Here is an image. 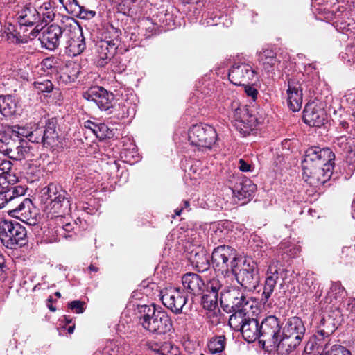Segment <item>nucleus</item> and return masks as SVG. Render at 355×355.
I'll list each match as a JSON object with an SVG mask.
<instances>
[{
  "mask_svg": "<svg viewBox=\"0 0 355 355\" xmlns=\"http://www.w3.org/2000/svg\"><path fill=\"white\" fill-rule=\"evenodd\" d=\"M334 159L335 155L329 148H309L302 162L304 181L313 187L324 184L333 173Z\"/></svg>",
  "mask_w": 355,
  "mask_h": 355,
  "instance_id": "obj_1",
  "label": "nucleus"
},
{
  "mask_svg": "<svg viewBox=\"0 0 355 355\" xmlns=\"http://www.w3.org/2000/svg\"><path fill=\"white\" fill-rule=\"evenodd\" d=\"M136 315L139 323L150 333L165 334L172 328L169 315L165 311H156L153 304L137 305Z\"/></svg>",
  "mask_w": 355,
  "mask_h": 355,
  "instance_id": "obj_2",
  "label": "nucleus"
},
{
  "mask_svg": "<svg viewBox=\"0 0 355 355\" xmlns=\"http://www.w3.org/2000/svg\"><path fill=\"white\" fill-rule=\"evenodd\" d=\"M11 163L3 164L2 171H0V209L6 205H12L13 202L18 200L26 193V189L22 186H12L17 180V177L10 174Z\"/></svg>",
  "mask_w": 355,
  "mask_h": 355,
  "instance_id": "obj_3",
  "label": "nucleus"
},
{
  "mask_svg": "<svg viewBox=\"0 0 355 355\" xmlns=\"http://www.w3.org/2000/svg\"><path fill=\"white\" fill-rule=\"evenodd\" d=\"M303 321L299 317L288 319L283 328L280 338V352L289 353L295 349L302 342L305 334Z\"/></svg>",
  "mask_w": 355,
  "mask_h": 355,
  "instance_id": "obj_4",
  "label": "nucleus"
},
{
  "mask_svg": "<svg viewBox=\"0 0 355 355\" xmlns=\"http://www.w3.org/2000/svg\"><path fill=\"white\" fill-rule=\"evenodd\" d=\"M0 241L7 248L21 247L27 242V231L19 223L10 220H0Z\"/></svg>",
  "mask_w": 355,
  "mask_h": 355,
  "instance_id": "obj_5",
  "label": "nucleus"
},
{
  "mask_svg": "<svg viewBox=\"0 0 355 355\" xmlns=\"http://www.w3.org/2000/svg\"><path fill=\"white\" fill-rule=\"evenodd\" d=\"M236 281L243 287L248 290H254L259 285L260 276L258 266L250 259H245L238 262V267L231 272Z\"/></svg>",
  "mask_w": 355,
  "mask_h": 355,
  "instance_id": "obj_6",
  "label": "nucleus"
},
{
  "mask_svg": "<svg viewBox=\"0 0 355 355\" xmlns=\"http://www.w3.org/2000/svg\"><path fill=\"white\" fill-rule=\"evenodd\" d=\"M211 264L215 270L226 273L234 270L238 267L240 259L237 257L236 251L229 245H219L215 248L211 254Z\"/></svg>",
  "mask_w": 355,
  "mask_h": 355,
  "instance_id": "obj_7",
  "label": "nucleus"
},
{
  "mask_svg": "<svg viewBox=\"0 0 355 355\" xmlns=\"http://www.w3.org/2000/svg\"><path fill=\"white\" fill-rule=\"evenodd\" d=\"M220 306L227 313H232L236 310L243 309L245 303L250 308H253L254 302L251 297H247L244 292L239 287L223 288L220 291Z\"/></svg>",
  "mask_w": 355,
  "mask_h": 355,
  "instance_id": "obj_8",
  "label": "nucleus"
},
{
  "mask_svg": "<svg viewBox=\"0 0 355 355\" xmlns=\"http://www.w3.org/2000/svg\"><path fill=\"white\" fill-rule=\"evenodd\" d=\"M69 24L65 30L64 46L66 53L70 57L76 56L85 49L86 44L82 30L77 22L71 17L68 18Z\"/></svg>",
  "mask_w": 355,
  "mask_h": 355,
  "instance_id": "obj_9",
  "label": "nucleus"
},
{
  "mask_svg": "<svg viewBox=\"0 0 355 355\" xmlns=\"http://www.w3.org/2000/svg\"><path fill=\"white\" fill-rule=\"evenodd\" d=\"M188 139L191 145L199 149H211L217 140V133L211 125L196 124L189 128Z\"/></svg>",
  "mask_w": 355,
  "mask_h": 355,
  "instance_id": "obj_10",
  "label": "nucleus"
},
{
  "mask_svg": "<svg viewBox=\"0 0 355 355\" xmlns=\"http://www.w3.org/2000/svg\"><path fill=\"white\" fill-rule=\"evenodd\" d=\"M261 340L264 347L266 344L276 347L280 352L281 327L278 318L274 315L266 317L260 324Z\"/></svg>",
  "mask_w": 355,
  "mask_h": 355,
  "instance_id": "obj_11",
  "label": "nucleus"
},
{
  "mask_svg": "<svg viewBox=\"0 0 355 355\" xmlns=\"http://www.w3.org/2000/svg\"><path fill=\"white\" fill-rule=\"evenodd\" d=\"M22 197L14 201L12 205H8L10 208L8 214L28 225H35L37 223L36 207L30 198H25L21 200Z\"/></svg>",
  "mask_w": 355,
  "mask_h": 355,
  "instance_id": "obj_12",
  "label": "nucleus"
},
{
  "mask_svg": "<svg viewBox=\"0 0 355 355\" xmlns=\"http://www.w3.org/2000/svg\"><path fill=\"white\" fill-rule=\"evenodd\" d=\"M114 38L107 40L105 37L96 44V62L99 67H104L114 55L120 43L121 31L118 29H112Z\"/></svg>",
  "mask_w": 355,
  "mask_h": 355,
  "instance_id": "obj_13",
  "label": "nucleus"
},
{
  "mask_svg": "<svg viewBox=\"0 0 355 355\" xmlns=\"http://www.w3.org/2000/svg\"><path fill=\"white\" fill-rule=\"evenodd\" d=\"M68 17L61 20V25L51 24L44 30L40 37L42 46L53 51L57 49L62 38L65 37V30L67 25H69Z\"/></svg>",
  "mask_w": 355,
  "mask_h": 355,
  "instance_id": "obj_14",
  "label": "nucleus"
},
{
  "mask_svg": "<svg viewBox=\"0 0 355 355\" xmlns=\"http://www.w3.org/2000/svg\"><path fill=\"white\" fill-rule=\"evenodd\" d=\"M223 287V284L218 278H213L207 282L206 292L202 297L201 302L203 308L210 311L208 313L209 317H211V315L216 318L218 317L216 310L217 309L218 312H220L218 309V292L222 291ZM216 322H218L219 319H217Z\"/></svg>",
  "mask_w": 355,
  "mask_h": 355,
  "instance_id": "obj_15",
  "label": "nucleus"
},
{
  "mask_svg": "<svg viewBox=\"0 0 355 355\" xmlns=\"http://www.w3.org/2000/svg\"><path fill=\"white\" fill-rule=\"evenodd\" d=\"M42 198L46 203H49L55 212L65 213L70 209V200L66 191H58V187L53 184H49L43 190Z\"/></svg>",
  "mask_w": 355,
  "mask_h": 355,
  "instance_id": "obj_16",
  "label": "nucleus"
},
{
  "mask_svg": "<svg viewBox=\"0 0 355 355\" xmlns=\"http://www.w3.org/2000/svg\"><path fill=\"white\" fill-rule=\"evenodd\" d=\"M283 270L282 269V271ZM281 271L279 261L276 258L272 259L266 272V279L261 294V301L263 304H267L269 299L271 297L275 289Z\"/></svg>",
  "mask_w": 355,
  "mask_h": 355,
  "instance_id": "obj_17",
  "label": "nucleus"
},
{
  "mask_svg": "<svg viewBox=\"0 0 355 355\" xmlns=\"http://www.w3.org/2000/svg\"><path fill=\"white\" fill-rule=\"evenodd\" d=\"M161 300L163 304L173 313L179 314L187 302V297L178 288L166 289L162 292Z\"/></svg>",
  "mask_w": 355,
  "mask_h": 355,
  "instance_id": "obj_18",
  "label": "nucleus"
},
{
  "mask_svg": "<svg viewBox=\"0 0 355 355\" xmlns=\"http://www.w3.org/2000/svg\"><path fill=\"white\" fill-rule=\"evenodd\" d=\"M256 71L252 67L247 63L234 64L230 69L228 78L235 85L250 84L255 78Z\"/></svg>",
  "mask_w": 355,
  "mask_h": 355,
  "instance_id": "obj_19",
  "label": "nucleus"
},
{
  "mask_svg": "<svg viewBox=\"0 0 355 355\" xmlns=\"http://www.w3.org/2000/svg\"><path fill=\"white\" fill-rule=\"evenodd\" d=\"M233 117L234 126L244 136L250 135L257 125V118L244 108L235 109Z\"/></svg>",
  "mask_w": 355,
  "mask_h": 355,
  "instance_id": "obj_20",
  "label": "nucleus"
},
{
  "mask_svg": "<svg viewBox=\"0 0 355 355\" xmlns=\"http://www.w3.org/2000/svg\"><path fill=\"white\" fill-rule=\"evenodd\" d=\"M86 100L95 103L101 110H108L112 107V94H109L102 87H92L83 93Z\"/></svg>",
  "mask_w": 355,
  "mask_h": 355,
  "instance_id": "obj_21",
  "label": "nucleus"
},
{
  "mask_svg": "<svg viewBox=\"0 0 355 355\" xmlns=\"http://www.w3.org/2000/svg\"><path fill=\"white\" fill-rule=\"evenodd\" d=\"M234 184L232 187V193L239 200L250 199L256 190V185L247 178L234 177Z\"/></svg>",
  "mask_w": 355,
  "mask_h": 355,
  "instance_id": "obj_22",
  "label": "nucleus"
},
{
  "mask_svg": "<svg viewBox=\"0 0 355 355\" xmlns=\"http://www.w3.org/2000/svg\"><path fill=\"white\" fill-rule=\"evenodd\" d=\"M327 114L323 109L314 103H308L304 110L303 120L312 127H320L324 124Z\"/></svg>",
  "mask_w": 355,
  "mask_h": 355,
  "instance_id": "obj_23",
  "label": "nucleus"
},
{
  "mask_svg": "<svg viewBox=\"0 0 355 355\" xmlns=\"http://www.w3.org/2000/svg\"><path fill=\"white\" fill-rule=\"evenodd\" d=\"M288 105L293 112L299 111L302 105V89L298 81L289 79L287 89Z\"/></svg>",
  "mask_w": 355,
  "mask_h": 355,
  "instance_id": "obj_24",
  "label": "nucleus"
},
{
  "mask_svg": "<svg viewBox=\"0 0 355 355\" xmlns=\"http://www.w3.org/2000/svg\"><path fill=\"white\" fill-rule=\"evenodd\" d=\"M5 154L14 160H22L29 157L31 148L28 146L27 141L23 139H19L17 144L12 146L7 143V147L4 150Z\"/></svg>",
  "mask_w": 355,
  "mask_h": 355,
  "instance_id": "obj_25",
  "label": "nucleus"
},
{
  "mask_svg": "<svg viewBox=\"0 0 355 355\" xmlns=\"http://www.w3.org/2000/svg\"><path fill=\"white\" fill-rule=\"evenodd\" d=\"M182 283L184 289L193 295L200 294L205 286L200 276L193 272L184 274L182 277Z\"/></svg>",
  "mask_w": 355,
  "mask_h": 355,
  "instance_id": "obj_26",
  "label": "nucleus"
},
{
  "mask_svg": "<svg viewBox=\"0 0 355 355\" xmlns=\"http://www.w3.org/2000/svg\"><path fill=\"white\" fill-rule=\"evenodd\" d=\"M61 220L62 218L57 216L50 221L49 233L52 232L51 238L52 241H57L61 236L66 239L72 236L69 233L73 230V225L69 223L65 224L62 223V225L58 227V221Z\"/></svg>",
  "mask_w": 355,
  "mask_h": 355,
  "instance_id": "obj_27",
  "label": "nucleus"
},
{
  "mask_svg": "<svg viewBox=\"0 0 355 355\" xmlns=\"http://www.w3.org/2000/svg\"><path fill=\"white\" fill-rule=\"evenodd\" d=\"M17 21L22 26H33L40 21V17L36 8L33 6H26L17 13Z\"/></svg>",
  "mask_w": 355,
  "mask_h": 355,
  "instance_id": "obj_28",
  "label": "nucleus"
},
{
  "mask_svg": "<svg viewBox=\"0 0 355 355\" xmlns=\"http://www.w3.org/2000/svg\"><path fill=\"white\" fill-rule=\"evenodd\" d=\"M243 338L248 343L261 340L260 324L257 319L248 318L241 330Z\"/></svg>",
  "mask_w": 355,
  "mask_h": 355,
  "instance_id": "obj_29",
  "label": "nucleus"
},
{
  "mask_svg": "<svg viewBox=\"0 0 355 355\" xmlns=\"http://www.w3.org/2000/svg\"><path fill=\"white\" fill-rule=\"evenodd\" d=\"M252 309V308H250L248 303H245L243 309L233 311V313L230 315L228 321L230 327L234 331H241L244 324L247 322V318L250 317Z\"/></svg>",
  "mask_w": 355,
  "mask_h": 355,
  "instance_id": "obj_30",
  "label": "nucleus"
},
{
  "mask_svg": "<svg viewBox=\"0 0 355 355\" xmlns=\"http://www.w3.org/2000/svg\"><path fill=\"white\" fill-rule=\"evenodd\" d=\"M258 55L259 64L267 72L273 71L279 63L276 53L272 50L264 49Z\"/></svg>",
  "mask_w": 355,
  "mask_h": 355,
  "instance_id": "obj_31",
  "label": "nucleus"
},
{
  "mask_svg": "<svg viewBox=\"0 0 355 355\" xmlns=\"http://www.w3.org/2000/svg\"><path fill=\"white\" fill-rule=\"evenodd\" d=\"M317 327L318 331L315 337L318 340L328 338L336 329L334 320L329 316L327 318L322 317Z\"/></svg>",
  "mask_w": 355,
  "mask_h": 355,
  "instance_id": "obj_32",
  "label": "nucleus"
},
{
  "mask_svg": "<svg viewBox=\"0 0 355 355\" xmlns=\"http://www.w3.org/2000/svg\"><path fill=\"white\" fill-rule=\"evenodd\" d=\"M17 111V102L10 95L0 96V114L8 117L15 114Z\"/></svg>",
  "mask_w": 355,
  "mask_h": 355,
  "instance_id": "obj_33",
  "label": "nucleus"
},
{
  "mask_svg": "<svg viewBox=\"0 0 355 355\" xmlns=\"http://www.w3.org/2000/svg\"><path fill=\"white\" fill-rule=\"evenodd\" d=\"M57 120L55 118L49 119L45 126H43V139L44 145H53L58 138L56 132Z\"/></svg>",
  "mask_w": 355,
  "mask_h": 355,
  "instance_id": "obj_34",
  "label": "nucleus"
},
{
  "mask_svg": "<svg viewBox=\"0 0 355 355\" xmlns=\"http://www.w3.org/2000/svg\"><path fill=\"white\" fill-rule=\"evenodd\" d=\"M209 258V255L202 249L200 251L195 253L194 256L191 258V262L198 272H205L210 266Z\"/></svg>",
  "mask_w": 355,
  "mask_h": 355,
  "instance_id": "obj_35",
  "label": "nucleus"
},
{
  "mask_svg": "<svg viewBox=\"0 0 355 355\" xmlns=\"http://www.w3.org/2000/svg\"><path fill=\"white\" fill-rule=\"evenodd\" d=\"M53 5V2L46 1L37 8L38 15L40 17V21L42 22H45L46 24L53 20L55 17Z\"/></svg>",
  "mask_w": 355,
  "mask_h": 355,
  "instance_id": "obj_36",
  "label": "nucleus"
},
{
  "mask_svg": "<svg viewBox=\"0 0 355 355\" xmlns=\"http://www.w3.org/2000/svg\"><path fill=\"white\" fill-rule=\"evenodd\" d=\"M80 65L72 62L66 66L65 71L61 76V78L65 83L74 82L80 73Z\"/></svg>",
  "mask_w": 355,
  "mask_h": 355,
  "instance_id": "obj_37",
  "label": "nucleus"
},
{
  "mask_svg": "<svg viewBox=\"0 0 355 355\" xmlns=\"http://www.w3.org/2000/svg\"><path fill=\"white\" fill-rule=\"evenodd\" d=\"M225 336L223 335L212 338L208 343L209 350L212 354H216L223 352L225 349Z\"/></svg>",
  "mask_w": 355,
  "mask_h": 355,
  "instance_id": "obj_38",
  "label": "nucleus"
},
{
  "mask_svg": "<svg viewBox=\"0 0 355 355\" xmlns=\"http://www.w3.org/2000/svg\"><path fill=\"white\" fill-rule=\"evenodd\" d=\"M322 355H351V353L341 345H334L331 347L330 350H327V345H325Z\"/></svg>",
  "mask_w": 355,
  "mask_h": 355,
  "instance_id": "obj_39",
  "label": "nucleus"
},
{
  "mask_svg": "<svg viewBox=\"0 0 355 355\" xmlns=\"http://www.w3.org/2000/svg\"><path fill=\"white\" fill-rule=\"evenodd\" d=\"M96 137L100 139L110 138L112 136V131L110 130L105 123H98L94 132Z\"/></svg>",
  "mask_w": 355,
  "mask_h": 355,
  "instance_id": "obj_40",
  "label": "nucleus"
},
{
  "mask_svg": "<svg viewBox=\"0 0 355 355\" xmlns=\"http://www.w3.org/2000/svg\"><path fill=\"white\" fill-rule=\"evenodd\" d=\"M160 351L162 355H181L179 347L169 342L164 343Z\"/></svg>",
  "mask_w": 355,
  "mask_h": 355,
  "instance_id": "obj_41",
  "label": "nucleus"
},
{
  "mask_svg": "<svg viewBox=\"0 0 355 355\" xmlns=\"http://www.w3.org/2000/svg\"><path fill=\"white\" fill-rule=\"evenodd\" d=\"M28 139L31 142L42 143L44 145L43 126L37 127L34 130L30 132L28 135Z\"/></svg>",
  "mask_w": 355,
  "mask_h": 355,
  "instance_id": "obj_42",
  "label": "nucleus"
},
{
  "mask_svg": "<svg viewBox=\"0 0 355 355\" xmlns=\"http://www.w3.org/2000/svg\"><path fill=\"white\" fill-rule=\"evenodd\" d=\"M35 88L38 92H51L53 89V85L51 80L45 79L42 81H35L34 83Z\"/></svg>",
  "mask_w": 355,
  "mask_h": 355,
  "instance_id": "obj_43",
  "label": "nucleus"
},
{
  "mask_svg": "<svg viewBox=\"0 0 355 355\" xmlns=\"http://www.w3.org/2000/svg\"><path fill=\"white\" fill-rule=\"evenodd\" d=\"M352 138L350 137H347L346 135H342L340 137H337L334 144L336 147H338L342 150H349L351 146L349 145L350 141Z\"/></svg>",
  "mask_w": 355,
  "mask_h": 355,
  "instance_id": "obj_44",
  "label": "nucleus"
},
{
  "mask_svg": "<svg viewBox=\"0 0 355 355\" xmlns=\"http://www.w3.org/2000/svg\"><path fill=\"white\" fill-rule=\"evenodd\" d=\"M119 351L118 345L112 340L107 341L103 349L105 355H119Z\"/></svg>",
  "mask_w": 355,
  "mask_h": 355,
  "instance_id": "obj_45",
  "label": "nucleus"
},
{
  "mask_svg": "<svg viewBox=\"0 0 355 355\" xmlns=\"http://www.w3.org/2000/svg\"><path fill=\"white\" fill-rule=\"evenodd\" d=\"M355 257V245L351 246H344L341 252V258L351 259Z\"/></svg>",
  "mask_w": 355,
  "mask_h": 355,
  "instance_id": "obj_46",
  "label": "nucleus"
},
{
  "mask_svg": "<svg viewBox=\"0 0 355 355\" xmlns=\"http://www.w3.org/2000/svg\"><path fill=\"white\" fill-rule=\"evenodd\" d=\"M85 302L80 300H74L68 304V307L76 313H82L85 311Z\"/></svg>",
  "mask_w": 355,
  "mask_h": 355,
  "instance_id": "obj_47",
  "label": "nucleus"
},
{
  "mask_svg": "<svg viewBox=\"0 0 355 355\" xmlns=\"http://www.w3.org/2000/svg\"><path fill=\"white\" fill-rule=\"evenodd\" d=\"M28 132L24 128H21L19 126H14L12 130V136L18 137L19 139H21V137H25L28 138Z\"/></svg>",
  "mask_w": 355,
  "mask_h": 355,
  "instance_id": "obj_48",
  "label": "nucleus"
},
{
  "mask_svg": "<svg viewBox=\"0 0 355 355\" xmlns=\"http://www.w3.org/2000/svg\"><path fill=\"white\" fill-rule=\"evenodd\" d=\"M7 266L6 265L5 258L2 254L0 253V281L4 282L7 278L6 270Z\"/></svg>",
  "mask_w": 355,
  "mask_h": 355,
  "instance_id": "obj_49",
  "label": "nucleus"
},
{
  "mask_svg": "<svg viewBox=\"0 0 355 355\" xmlns=\"http://www.w3.org/2000/svg\"><path fill=\"white\" fill-rule=\"evenodd\" d=\"M344 288L342 286L340 282H333L331 286V291L334 293L336 295L342 296L344 293Z\"/></svg>",
  "mask_w": 355,
  "mask_h": 355,
  "instance_id": "obj_50",
  "label": "nucleus"
},
{
  "mask_svg": "<svg viewBox=\"0 0 355 355\" xmlns=\"http://www.w3.org/2000/svg\"><path fill=\"white\" fill-rule=\"evenodd\" d=\"M245 89V92L248 96H250L253 101H255L257 96L258 92L257 90L251 86L250 84H247L245 85H243Z\"/></svg>",
  "mask_w": 355,
  "mask_h": 355,
  "instance_id": "obj_51",
  "label": "nucleus"
},
{
  "mask_svg": "<svg viewBox=\"0 0 355 355\" xmlns=\"http://www.w3.org/2000/svg\"><path fill=\"white\" fill-rule=\"evenodd\" d=\"M239 168L243 172H249L252 171V166L250 164L245 162L243 159H240L239 161Z\"/></svg>",
  "mask_w": 355,
  "mask_h": 355,
  "instance_id": "obj_52",
  "label": "nucleus"
},
{
  "mask_svg": "<svg viewBox=\"0 0 355 355\" xmlns=\"http://www.w3.org/2000/svg\"><path fill=\"white\" fill-rule=\"evenodd\" d=\"M98 123H94L90 120H87L84 123V127L87 129H89L94 134L97 127Z\"/></svg>",
  "mask_w": 355,
  "mask_h": 355,
  "instance_id": "obj_53",
  "label": "nucleus"
},
{
  "mask_svg": "<svg viewBox=\"0 0 355 355\" xmlns=\"http://www.w3.org/2000/svg\"><path fill=\"white\" fill-rule=\"evenodd\" d=\"M315 280V279L313 277V275H307L304 283L311 288V286H313Z\"/></svg>",
  "mask_w": 355,
  "mask_h": 355,
  "instance_id": "obj_54",
  "label": "nucleus"
},
{
  "mask_svg": "<svg viewBox=\"0 0 355 355\" xmlns=\"http://www.w3.org/2000/svg\"><path fill=\"white\" fill-rule=\"evenodd\" d=\"M42 27L39 28V25H37L35 28L31 32L30 35L32 37H35L37 35Z\"/></svg>",
  "mask_w": 355,
  "mask_h": 355,
  "instance_id": "obj_55",
  "label": "nucleus"
},
{
  "mask_svg": "<svg viewBox=\"0 0 355 355\" xmlns=\"http://www.w3.org/2000/svg\"><path fill=\"white\" fill-rule=\"evenodd\" d=\"M51 62H52V60L50 58H47V59H45L43 60L42 64H43V66H45L47 68H51L52 67Z\"/></svg>",
  "mask_w": 355,
  "mask_h": 355,
  "instance_id": "obj_56",
  "label": "nucleus"
},
{
  "mask_svg": "<svg viewBox=\"0 0 355 355\" xmlns=\"http://www.w3.org/2000/svg\"><path fill=\"white\" fill-rule=\"evenodd\" d=\"M64 0H60L61 3H63ZM70 4H75L76 6H78L80 8V10H82V8L78 5V2L77 0H68ZM83 14L82 10H80V15H81Z\"/></svg>",
  "mask_w": 355,
  "mask_h": 355,
  "instance_id": "obj_57",
  "label": "nucleus"
},
{
  "mask_svg": "<svg viewBox=\"0 0 355 355\" xmlns=\"http://www.w3.org/2000/svg\"><path fill=\"white\" fill-rule=\"evenodd\" d=\"M112 29H116V28H114L113 26H111L110 29L108 31L109 36H107V35L105 36V37H107V40H110V38H114V33H113Z\"/></svg>",
  "mask_w": 355,
  "mask_h": 355,
  "instance_id": "obj_58",
  "label": "nucleus"
},
{
  "mask_svg": "<svg viewBox=\"0 0 355 355\" xmlns=\"http://www.w3.org/2000/svg\"><path fill=\"white\" fill-rule=\"evenodd\" d=\"M88 270L90 271V272H97L98 271V268L96 267V266H94V265L91 264L89 267H88Z\"/></svg>",
  "mask_w": 355,
  "mask_h": 355,
  "instance_id": "obj_59",
  "label": "nucleus"
},
{
  "mask_svg": "<svg viewBox=\"0 0 355 355\" xmlns=\"http://www.w3.org/2000/svg\"><path fill=\"white\" fill-rule=\"evenodd\" d=\"M352 216L355 219V198L354 199V200L352 202Z\"/></svg>",
  "mask_w": 355,
  "mask_h": 355,
  "instance_id": "obj_60",
  "label": "nucleus"
},
{
  "mask_svg": "<svg viewBox=\"0 0 355 355\" xmlns=\"http://www.w3.org/2000/svg\"><path fill=\"white\" fill-rule=\"evenodd\" d=\"M340 125L343 128V129H347L349 128V123L347 122V121H341L340 123Z\"/></svg>",
  "mask_w": 355,
  "mask_h": 355,
  "instance_id": "obj_61",
  "label": "nucleus"
},
{
  "mask_svg": "<svg viewBox=\"0 0 355 355\" xmlns=\"http://www.w3.org/2000/svg\"><path fill=\"white\" fill-rule=\"evenodd\" d=\"M74 329H75V325H73V326H70L69 328H68V333L69 334H72L74 331Z\"/></svg>",
  "mask_w": 355,
  "mask_h": 355,
  "instance_id": "obj_62",
  "label": "nucleus"
},
{
  "mask_svg": "<svg viewBox=\"0 0 355 355\" xmlns=\"http://www.w3.org/2000/svg\"><path fill=\"white\" fill-rule=\"evenodd\" d=\"M183 210V208H181V209H176L175 211V215L177 216H180L182 211Z\"/></svg>",
  "mask_w": 355,
  "mask_h": 355,
  "instance_id": "obj_63",
  "label": "nucleus"
},
{
  "mask_svg": "<svg viewBox=\"0 0 355 355\" xmlns=\"http://www.w3.org/2000/svg\"><path fill=\"white\" fill-rule=\"evenodd\" d=\"M94 355H105V354H104V352H103V350H98V351L95 352Z\"/></svg>",
  "mask_w": 355,
  "mask_h": 355,
  "instance_id": "obj_64",
  "label": "nucleus"
}]
</instances>
